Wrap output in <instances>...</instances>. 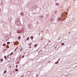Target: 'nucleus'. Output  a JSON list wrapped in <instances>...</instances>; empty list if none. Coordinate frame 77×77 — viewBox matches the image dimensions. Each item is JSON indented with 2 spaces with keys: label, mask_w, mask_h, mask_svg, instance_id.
<instances>
[{
  "label": "nucleus",
  "mask_w": 77,
  "mask_h": 77,
  "mask_svg": "<svg viewBox=\"0 0 77 77\" xmlns=\"http://www.w3.org/2000/svg\"><path fill=\"white\" fill-rule=\"evenodd\" d=\"M42 53V52L41 51H40L39 52V54H41Z\"/></svg>",
  "instance_id": "obj_1"
},
{
  "label": "nucleus",
  "mask_w": 77,
  "mask_h": 77,
  "mask_svg": "<svg viewBox=\"0 0 77 77\" xmlns=\"http://www.w3.org/2000/svg\"><path fill=\"white\" fill-rule=\"evenodd\" d=\"M13 53H14L13 52L11 53L9 55V56H11V55H12L13 54Z\"/></svg>",
  "instance_id": "obj_2"
},
{
  "label": "nucleus",
  "mask_w": 77,
  "mask_h": 77,
  "mask_svg": "<svg viewBox=\"0 0 77 77\" xmlns=\"http://www.w3.org/2000/svg\"><path fill=\"white\" fill-rule=\"evenodd\" d=\"M25 55H26V54H27V55H28V54H29L28 53V52H26V53H25Z\"/></svg>",
  "instance_id": "obj_3"
},
{
  "label": "nucleus",
  "mask_w": 77,
  "mask_h": 77,
  "mask_svg": "<svg viewBox=\"0 0 77 77\" xmlns=\"http://www.w3.org/2000/svg\"><path fill=\"white\" fill-rule=\"evenodd\" d=\"M59 3H56V5L57 6H59Z\"/></svg>",
  "instance_id": "obj_4"
},
{
  "label": "nucleus",
  "mask_w": 77,
  "mask_h": 77,
  "mask_svg": "<svg viewBox=\"0 0 77 77\" xmlns=\"http://www.w3.org/2000/svg\"><path fill=\"white\" fill-rule=\"evenodd\" d=\"M20 15H22V16H24V14L23 13H21Z\"/></svg>",
  "instance_id": "obj_5"
},
{
  "label": "nucleus",
  "mask_w": 77,
  "mask_h": 77,
  "mask_svg": "<svg viewBox=\"0 0 77 77\" xmlns=\"http://www.w3.org/2000/svg\"><path fill=\"white\" fill-rule=\"evenodd\" d=\"M9 57V55L7 56V57H6V56H5L4 57V58H7V57Z\"/></svg>",
  "instance_id": "obj_6"
},
{
  "label": "nucleus",
  "mask_w": 77,
  "mask_h": 77,
  "mask_svg": "<svg viewBox=\"0 0 77 77\" xmlns=\"http://www.w3.org/2000/svg\"><path fill=\"white\" fill-rule=\"evenodd\" d=\"M31 39H33V36H31Z\"/></svg>",
  "instance_id": "obj_7"
},
{
  "label": "nucleus",
  "mask_w": 77,
  "mask_h": 77,
  "mask_svg": "<svg viewBox=\"0 0 77 77\" xmlns=\"http://www.w3.org/2000/svg\"><path fill=\"white\" fill-rule=\"evenodd\" d=\"M3 61V59H1V62H2V61Z\"/></svg>",
  "instance_id": "obj_8"
},
{
  "label": "nucleus",
  "mask_w": 77,
  "mask_h": 77,
  "mask_svg": "<svg viewBox=\"0 0 77 77\" xmlns=\"http://www.w3.org/2000/svg\"><path fill=\"white\" fill-rule=\"evenodd\" d=\"M7 71V70H5L4 72V74H5V73H6V72Z\"/></svg>",
  "instance_id": "obj_9"
},
{
  "label": "nucleus",
  "mask_w": 77,
  "mask_h": 77,
  "mask_svg": "<svg viewBox=\"0 0 77 77\" xmlns=\"http://www.w3.org/2000/svg\"><path fill=\"white\" fill-rule=\"evenodd\" d=\"M3 46H6V44L5 43L4 44H3Z\"/></svg>",
  "instance_id": "obj_10"
},
{
  "label": "nucleus",
  "mask_w": 77,
  "mask_h": 77,
  "mask_svg": "<svg viewBox=\"0 0 77 77\" xmlns=\"http://www.w3.org/2000/svg\"><path fill=\"white\" fill-rule=\"evenodd\" d=\"M61 45H65V43H62Z\"/></svg>",
  "instance_id": "obj_11"
},
{
  "label": "nucleus",
  "mask_w": 77,
  "mask_h": 77,
  "mask_svg": "<svg viewBox=\"0 0 77 77\" xmlns=\"http://www.w3.org/2000/svg\"><path fill=\"white\" fill-rule=\"evenodd\" d=\"M29 45H32V43H30L29 44Z\"/></svg>",
  "instance_id": "obj_12"
},
{
  "label": "nucleus",
  "mask_w": 77,
  "mask_h": 77,
  "mask_svg": "<svg viewBox=\"0 0 77 77\" xmlns=\"http://www.w3.org/2000/svg\"><path fill=\"white\" fill-rule=\"evenodd\" d=\"M7 44H8V45H9V44H10V42H8L7 43Z\"/></svg>",
  "instance_id": "obj_13"
},
{
  "label": "nucleus",
  "mask_w": 77,
  "mask_h": 77,
  "mask_svg": "<svg viewBox=\"0 0 77 77\" xmlns=\"http://www.w3.org/2000/svg\"><path fill=\"white\" fill-rule=\"evenodd\" d=\"M58 63V61H57V62H55L56 64H57V63Z\"/></svg>",
  "instance_id": "obj_14"
},
{
  "label": "nucleus",
  "mask_w": 77,
  "mask_h": 77,
  "mask_svg": "<svg viewBox=\"0 0 77 77\" xmlns=\"http://www.w3.org/2000/svg\"><path fill=\"white\" fill-rule=\"evenodd\" d=\"M18 39H21V37H19L18 38Z\"/></svg>",
  "instance_id": "obj_15"
},
{
  "label": "nucleus",
  "mask_w": 77,
  "mask_h": 77,
  "mask_svg": "<svg viewBox=\"0 0 77 77\" xmlns=\"http://www.w3.org/2000/svg\"><path fill=\"white\" fill-rule=\"evenodd\" d=\"M18 71V69H17L15 70V71Z\"/></svg>",
  "instance_id": "obj_16"
},
{
  "label": "nucleus",
  "mask_w": 77,
  "mask_h": 77,
  "mask_svg": "<svg viewBox=\"0 0 77 77\" xmlns=\"http://www.w3.org/2000/svg\"><path fill=\"white\" fill-rule=\"evenodd\" d=\"M19 63V62L18 61L16 63V64H18Z\"/></svg>",
  "instance_id": "obj_17"
},
{
  "label": "nucleus",
  "mask_w": 77,
  "mask_h": 77,
  "mask_svg": "<svg viewBox=\"0 0 77 77\" xmlns=\"http://www.w3.org/2000/svg\"><path fill=\"white\" fill-rule=\"evenodd\" d=\"M29 37L26 40L27 41H28V40H29Z\"/></svg>",
  "instance_id": "obj_18"
},
{
  "label": "nucleus",
  "mask_w": 77,
  "mask_h": 77,
  "mask_svg": "<svg viewBox=\"0 0 77 77\" xmlns=\"http://www.w3.org/2000/svg\"><path fill=\"white\" fill-rule=\"evenodd\" d=\"M37 46V45H34L35 47H36Z\"/></svg>",
  "instance_id": "obj_19"
},
{
  "label": "nucleus",
  "mask_w": 77,
  "mask_h": 77,
  "mask_svg": "<svg viewBox=\"0 0 77 77\" xmlns=\"http://www.w3.org/2000/svg\"><path fill=\"white\" fill-rule=\"evenodd\" d=\"M60 20V17H59L58 18V20Z\"/></svg>",
  "instance_id": "obj_20"
},
{
  "label": "nucleus",
  "mask_w": 77,
  "mask_h": 77,
  "mask_svg": "<svg viewBox=\"0 0 77 77\" xmlns=\"http://www.w3.org/2000/svg\"><path fill=\"white\" fill-rule=\"evenodd\" d=\"M18 65H16V67L17 68H18Z\"/></svg>",
  "instance_id": "obj_21"
},
{
  "label": "nucleus",
  "mask_w": 77,
  "mask_h": 77,
  "mask_svg": "<svg viewBox=\"0 0 77 77\" xmlns=\"http://www.w3.org/2000/svg\"><path fill=\"white\" fill-rule=\"evenodd\" d=\"M24 56H23L22 57V58H24Z\"/></svg>",
  "instance_id": "obj_22"
},
{
  "label": "nucleus",
  "mask_w": 77,
  "mask_h": 77,
  "mask_svg": "<svg viewBox=\"0 0 77 77\" xmlns=\"http://www.w3.org/2000/svg\"><path fill=\"white\" fill-rule=\"evenodd\" d=\"M32 48V46H30L29 47V48Z\"/></svg>",
  "instance_id": "obj_23"
},
{
  "label": "nucleus",
  "mask_w": 77,
  "mask_h": 77,
  "mask_svg": "<svg viewBox=\"0 0 77 77\" xmlns=\"http://www.w3.org/2000/svg\"><path fill=\"white\" fill-rule=\"evenodd\" d=\"M17 48H16L15 50V51H17Z\"/></svg>",
  "instance_id": "obj_24"
},
{
  "label": "nucleus",
  "mask_w": 77,
  "mask_h": 77,
  "mask_svg": "<svg viewBox=\"0 0 77 77\" xmlns=\"http://www.w3.org/2000/svg\"><path fill=\"white\" fill-rule=\"evenodd\" d=\"M66 14H67V15H68V13L67 12L66 13Z\"/></svg>",
  "instance_id": "obj_25"
},
{
  "label": "nucleus",
  "mask_w": 77,
  "mask_h": 77,
  "mask_svg": "<svg viewBox=\"0 0 77 77\" xmlns=\"http://www.w3.org/2000/svg\"><path fill=\"white\" fill-rule=\"evenodd\" d=\"M5 59H6V58H5Z\"/></svg>",
  "instance_id": "obj_26"
},
{
  "label": "nucleus",
  "mask_w": 77,
  "mask_h": 77,
  "mask_svg": "<svg viewBox=\"0 0 77 77\" xmlns=\"http://www.w3.org/2000/svg\"><path fill=\"white\" fill-rule=\"evenodd\" d=\"M69 33H70V32H69Z\"/></svg>",
  "instance_id": "obj_27"
},
{
  "label": "nucleus",
  "mask_w": 77,
  "mask_h": 77,
  "mask_svg": "<svg viewBox=\"0 0 77 77\" xmlns=\"http://www.w3.org/2000/svg\"><path fill=\"white\" fill-rule=\"evenodd\" d=\"M22 77H23V76H22Z\"/></svg>",
  "instance_id": "obj_28"
}]
</instances>
